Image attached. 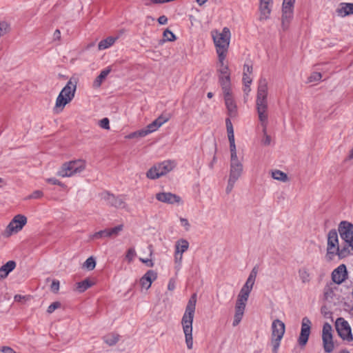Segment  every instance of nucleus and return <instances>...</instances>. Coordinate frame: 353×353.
I'll return each mask as SVG.
<instances>
[{"mask_svg":"<svg viewBox=\"0 0 353 353\" xmlns=\"http://www.w3.org/2000/svg\"><path fill=\"white\" fill-rule=\"evenodd\" d=\"M59 289V281L57 280H54L51 284V290L52 291L57 292Z\"/></svg>","mask_w":353,"mask_h":353,"instance_id":"56","label":"nucleus"},{"mask_svg":"<svg viewBox=\"0 0 353 353\" xmlns=\"http://www.w3.org/2000/svg\"><path fill=\"white\" fill-rule=\"evenodd\" d=\"M118 38V37H108L106 39L101 40L98 44V49L99 50H103L110 48L115 43Z\"/></svg>","mask_w":353,"mask_h":353,"instance_id":"29","label":"nucleus"},{"mask_svg":"<svg viewBox=\"0 0 353 353\" xmlns=\"http://www.w3.org/2000/svg\"><path fill=\"white\" fill-rule=\"evenodd\" d=\"M294 4V3L283 1L282 5V10L293 11Z\"/></svg>","mask_w":353,"mask_h":353,"instance_id":"52","label":"nucleus"},{"mask_svg":"<svg viewBox=\"0 0 353 353\" xmlns=\"http://www.w3.org/2000/svg\"><path fill=\"white\" fill-rule=\"evenodd\" d=\"M126 138L127 139L139 138L138 131H136V132H132V133L129 134L128 136H126Z\"/></svg>","mask_w":353,"mask_h":353,"instance_id":"64","label":"nucleus"},{"mask_svg":"<svg viewBox=\"0 0 353 353\" xmlns=\"http://www.w3.org/2000/svg\"><path fill=\"white\" fill-rule=\"evenodd\" d=\"M222 90L229 115L235 117L236 115V105L232 96L231 87L227 88V89L222 88Z\"/></svg>","mask_w":353,"mask_h":353,"instance_id":"18","label":"nucleus"},{"mask_svg":"<svg viewBox=\"0 0 353 353\" xmlns=\"http://www.w3.org/2000/svg\"><path fill=\"white\" fill-rule=\"evenodd\" d=\"M248 299L237 296V299L235 304V313L234 314H243L245 309V306L247 304Z\"/></svg>","mask_w":353,"mask_h":353,"instance_id":"26","label":"nucleus"},{"mask_svg":"<svg viewBox=\"0 0 353 353\" xmlns=\"http://www.w3.org/2000/svg\"><path fill=\"white\" fill-rule=\"evenodd\" d=\"M312 323L307 317H303L301 321V333L298 343L301 346H305L307 343L311 330Z\"/></svg>","mask_w":353,"mask_h":353,"instance_id":"17","label":"nucleus"},{"mask_svg":"<svg viewBox=\"0 0 353 353\" xmlns=\"http://www.w3.org/2000/svg\"><path fill=\"white\" fill-rule=\"evenodd\" d=\"M299 276L302 283H306L310 281V274L305 268H301L298 271Z\"/></svg>","mask_w":353,"mask_h":353,"instance_id":"32","label":"nucleus"},{"mask_svg":"<svg viewBox=\"0 0 353 353\" xmlns=\"http://www.w3.org/2000/svg\"><path fill=\"white\" fill-rule=\"evenodd\" d=\"M336 12L341 17L353 14V3H340L336 9Z\"/></svg>","mask_w":353,"mask_h":353,"instance_id":"22","label":"nucleus"},{"mask_svg":"<svg viewBox=\"0 0 353 353\" xmlns=\"http://www.w3.org/2000/svg\"><path fill=\"white\" fill-rule=\"evenodd\" d=\"M338 230L343 241L342 254H353V224L345 221H341Z\"/></svg>","mask_w":353,"mask_h":353,"instance_id":"5","label":"nucleus"},{"mask_svg":"<svg viewBox=\"0 0 353 353\" xmlns=\"http://www.w3.org/2000/svg\"><path fill=\"white\" fill-rule=\"evenodd\" d=\"M123 230V225L120 224L112 228H108V237H116Z\"/></svg>","mask_w":353,"mask_h":353,"instance_id":"34","label":"nucleus"},{"mask_svg":"<svg viewBox=\"0 0 353 353\" xmlns=\"http://www.w3.org/2000/svg\"><path fill=\"white\" fill-rule=\"evenodd\" d=\"M157 279V273L154 270H150L141 278L140 283L143 288L148 290L152 283Z\"/></svg>","mask_w":353,"mask_h":353,"instance_id":"21","label":"nucleus"},{"mask_svg":"<svg viewBox=\"0 0 353 353\" xmlns=\"http://www.w3.org/2000/svg\"><path fill=\"white\" fill-rule=\"evenodd\" d=\"M61 307V303L56 301L50 304L48 309L47 312L49 314H52L55 310Z\"/></svg>","mask_w":353,"mask_h":353,"instance_id":"47","label":"nucleus"},{"mask_svg":"<svg viewBox=\"0 0 353 353\" xmlns=\"http://www.w3.org/2000/svg\"><path fill=\"white\" fill-rule=\"evenodd\" d=\"M243 314H234V320H233V323H232V325L234 327H235L239 324V323L241 322V321L243 318Z\"/></svg>","mask_w":353,"mask_h":353,"instance_id":"51","label":"nucleus"},{"mask_svg":"<svg viewBox=\"0 0 353 353\" xmlns=\"http://www.w3.org/2000/svg\"><path fill=\"white\" fill-rule=\"evenodd\" d=\"M111 69L108 68L101 72L99 75L95 79V80L93 82V87L94 88H99L103 81V80L106 78V77L109 74L110 72Z\"/></svg>","mask_w":353,"mask_h":353,"instance_id":"30","label":"nucleus"},{"mask_svg":"<svg viewBox=\"0 0 353 353\" xmlns=\"http://www.w3.org/2000/svg\"><path fill=\"white\" fill-rule=\"evenodd\" d=\"M262 132L263 134V138L261 140V143L264 145H270L272 141L271 137L267 133V128H262Z\"/></svg>","mask_w":353,"mask_h":353,"instance_id":"40","label":"nucleus"},{"mask_svg":"<svg viewBox=\"0 0 353 353\" xmlns=\"http://www.w3.org/2000/svg\"><path fill=\"white\" fill-rule=\"evenodd\" d=\"M102 237H108L107 229L99 231L92 235V238H94V239H99V238H102Z\"/></svg>","mask_w":353,"mask_h":353,"instance_id":"49","label":"nucleus"},{"mask_svg":"<svg viewBox=\"0 0 353 353\" xmlns=\"http://www.w3.org/2000/svg\"><path fill=\"white\" fill-rule=\"evenodd\" d=\"M243 314H234V320H233V323H232V325L234 327H235L239 324V323L241 322V321L243 318Z\"/></svg>","mask_w":353,"mask_h":353,"instance_id":"50","label":"nucleus"},{"mask_svg":"<svg viewBox=\"0 0 353 353\" xmlns=\"http://www.w3.org/2000/svg\"><path fill=\"white\" fill-rule=\"evenodd\" d=\"M176 287V282L174 279H170L168 285V289L170 291H173L175 289Z\"/></svg>","mask_w":353,"mask_h":353,"instance_id":"58","label":"nucleus"},{"mask_svg":"<svg viewBox=\"0 0 353 353\" xmlns=\"http://www.w3.org/2000/svg\"><path fill=\"white\" fill-rule=\"evenodd\" d=\"M343 244L339 245L337 232L335 230H331L327 234V256L332 259L336 255L340 257H345L350 253L342 254Z\"/></svg>","mask_w":353,"mask_h":353,"instance_id":"7","label":"nucleus"},{"mask_svg":"<svg viewBox=\"0 0 353 353\" xmlns=\"http://www.w3.org/2000/svg\"><path fill=\"white\" fill-rule=\"evenodd\" d=\"M176 165L173 160H166L152 166L146 173L150 179H157L172 171Z\"/></svg>","mask_w":353,"mask_h":353,"instance_id":"10","label":"nucleus"},{"mask_svg":"<svg viewBox=\"0 0 353 353\" xmlns=\"http://www.w3.org/2000/svg\"><path fill=\"white\" fill-rule=\"evenodd\" d=\"M254 283V281L248 278L238 295L248 299Z\"/></svg>","mask_w":353,"mask_h":353,"instance_id":"24","label":"nucleus"},{"mask_svg":"<svg viewBox=\"0 0 353 353\" xmlns=\"http://www.w3.org/2000/svg\"><path fill=\"white\" fill-rule=\"evenodd\" d=\"M10 28L7 23L1 21L0 22V37L4 35L9 32Z\"/></svg>","mask_w":353,"mask_h":353,"instance_id":"44","label":"nucleus"},{"mask_svg":"<svg viewBox=\"0 0 353 353\" xmlns=\"http://www.w3.org/2000/svg\"><path fill=\"white\" fill-rule=\"evenodd\" d=\"M77 80L75 78H71L61 90L57 97L54 110L56 112H61L65 106L69 103L74 97L77 90Z\"/></svg>","mask_w":353,"mask_h":353,"instance_id":"3","label":"nucleus"},{"mask_svg":"<svg viewBox=\"0 0 353 353\" xmlns=\"http://www.w3.org/2000/svg\"><path fill=\"white\" fill-rule=\"evenodd\" d=\"M347 270L345 265H340L332 273V281L336 284L342 283L346 279Z\"/></svg>","mask_w":353,"mask_h":353,"instance_id":"20","label":"nucleus"},{"mask_svg":"<svg viewBox=\"0 0 353 353\" xmlns=\"http://www.w3.org/2000/svg\"><path fill=\"white\" fill-rule=\"evenodd\" d=\"M135 256H136L135 250H134V248H131L128 250L126 255H125V258L128 261V262L130 263L132 261V260L134 259Z\"/></svg>","mask_w":353,"mask_h":353,"instance_id":"43","label":"nucleus"},{"mask_svg":"<svg viewBox=\"0 0 353 353\" xmlns=\"http://www.w3.org/2000/svg\"><path fill=\"white\" fill-rule=\"evenodd\" d=\"M243 166L239 159L230 160V174L225 192L229 194L233 190L236 182L243 174Z\"/></svg>","mask_w":353,"mask_h":353,"instance_id":"9","label":"nucleus"},{"mask_svg":"<svg viewBox=\"0 0 353 353\" xmlns=\"http://www.w3.org/2000/svg\"><path fill=\"white\" fill-rule=\"evenodd\" d=\"M53 37L54 40H60L61 39V32L59 30H56L54 32Z\"/></svg>","mask_w":353,"mask_h":353,"instance_id":"63","label":"nucleus"},{"mask_svg":"<svg viewBox=\"0 0 353 353\" xmlns=\"http://www.w3.org/2000/svg\"><path fill=\"white\" fill-rule=\"evenodd\" d=\"M333 290L330 285H326L324 288V296L326 299H332L333 296Z\"/></svg>","mask_w":353,"mask_h":353,"instance_id":"46","label":"nucleus"},{"mask_svg":"<svg viewBox=\"0 0 353 353\" xmlns=\"http://www.w3.org/2000/svg\"><path fill=\"white\" fill-rule=\"evenodd\" d=\"M16 267L14 261H9L0 268V279H5Z\"/></svg>","mask_w":353,"mask_h":353,"instance_id":"25","label":"nucleus"},{"mask_svg":"<svg viewBox=\"0 0 353 353\" xmlns=\"http://www.w3.org/2000/svg\"><path fill=\"white\" fill-rule=\"evenodd\" d=\"M230 160L239 159L236 153V148L234 143H230Z\"/></svg>","mask_w":353,"mask_h":353,"instance_id":"42","label":"nucleus"},{"mask_svg":"<svg viewBox=\"0 0 353 353\" xmlns=\"http://www.w3.org/2000/svg\"><path fill=\"white\" fill-rule=\"evenodd\" d=\"M180 221H181L182 225L185 228V230H188L190 228V223H189L188 219H184V218H181Z\"/></svg>","mask_w":353,"mask_h":353,"instance_id":"61","label":"nucleus"},{"mask_svg":"<svg viewBox=\"0 0 353 353\" xmlns=\"http://www.w3.org/2000/svg\"><path fill=\"white\" fill-rule=\"evenodd\" d=\"M169 119L170 118L168 117L161 115L146 127L148 128V131L152 133L157 130L163 124L166 123Z\"/></svg>","mask_w":353,"mask_h":353,"instance_id":"23","label":"nucleus"},{"mask_svg":"<svg viewBox=\"0 0 353 353\" xmlns=\"http://www.w3.org/2000/svg\"><path fill=\"white\" fill-rule=\"evenodd\" d=\"M272 176L274 179L282 181V182H286L288 181V175L279 170H276L272 172Z\"/></svg>","mask_w":353,"mask_h":353,"instance_id":"33","label":"nucleus"},{"mask_svg":"<svg viewBox=\"0 0 353 353\" xmlns=\"http://www.w3.org/2000/svg\"><path fill=\"white\" fill-rule=\"evenodd\" d=\"M268 83L265 79H259L256 99V110L262 128H268Z\"/></svg>","mask_w":353,"mask_h":353,"instance_id":"1","label":"nucleus"},{"mask_svg":"<svg viewBox=\"0 0 353 353\" xmlns=\"http://www.w3.org/2000/svg\"><path fill=\"white\" fill-rule=\"evenodd\" d=\"M291 21L281 19V27L283 31H286L289 27Z\"/></svg>","mask_w":353,"mask_h":353,"instance_id":"55","label":"nucleus"},{"mask_svg":"<svg viewBox=\"0 0 353 353\" xmlns=\"http://www.w3.org/2000/svg\"><path fill=\"white\" fill-rule=\"evenodd\" d=\"M226 127H227V132H228V137L230 143H234V130L232 127V124L229 119H227L226 121Z\"/></svg>","mask_w":353,"mask_h":353,"instance_id":"35","label":"nucleus"},{"mask_svg":"<svg viewBox=\"0 0 353 353\" xmlns=\"http://www.w3.org/2000/svg\"><path fill=\"white\" fill-rule=\"evenodd\" d=\"M99 125L101 128L109 130L110 129V121L108 118H103L99 121Z\"/></svg>","mask_w":353,"mask_h":353,"instance_id":"48","label":"nucleus"},{"mask_svg":"<svg viewBox=\"0 0 353 353\" xmlns=\"http://www.w3.org/2000/svg\"><path fill=\"white\" fill-rule=\"evenodd\" d=\"M26 223L27 218L24 215H16L7 226L6 232L8 236H10L12 233H17L21 230Z\"/></svg>","mask_w":353,"mask_h":353,"instance_id":"16","label":"nucleus"},{"mask_svg":"<svg viewBox=\"0 0 353 353\" xmlns=\"http://www.w3.org/2000/svg\"><path fill=\"white\" fill-rule=\"evenodd\" d=\"M86 163L82 159L65 162L58 170L57 175L61 177H71L83 172Z\"/></svg>","mask_w":353,"mask_h":353,"instance_id":"6","label":"nucleus"},{"mask_svg":"<svg viewBox=\"0 0 353 353\" xmlns=\"http://www.w3.org/2000/svg\"><path fill=\"white\" fill-rule=\"evenodd\" d=\"M244 88H243V92L245 94L248 95L251 89H250V85L251 83H243Z\"/></svg>","mask_w":353,"mask_h":353,"instance_id":"62","label":"nucleus"},{"mask_svg":"<svg viewBox=\"0 0 353 353\" xmlns=\"http://www.w3.org/2000/svg\"><path fill=\"white\" fill-rule=\"evenodd\" d=\"M322 342L325 352L331 353L335 348L333 340L332 327L328 323H325L322 330Z\"/></svg>","mask_w":353,"mask_h":353,"instance_id":"14","label":"nucleus"},{"mask_svg":"<svg viewBox=\"0 0 353 353\" xmlns=\"http://www.w3.org/2000/svg\"><path fill=\"white\" fill-rule=\"evenodd\" d=\"M322 78V74L318 72H312L310 76L308 77L307 82L309 83H314L319 81Z\"/></svg>","mask_w":353,"mask_h":353,"instance_id":"39","label":"nucleus"},{"mask_svg":"<svg viewBox=\"0 0 353 353\" xmlns=\"http://www.w3.org/2000/svg\"><path fill=\"white\" fill-rule=\"evenodd\" d=\"M100 196L109 206L117 209L128 210V205L126 203V196L124 194L114 195L105 191L101 193Z\"/></svg>","mask_w":353,"mask_h":353,"instance_id":"11","label":"nucleus"},{"mask_svg":"<svg viewBox=\"0 0 353 353\" xmlns=\"http://www.w3.org/2000/svg\"><path fill=\"white\" fill-rule=\"evenodd\" d=\"M103 341L108 345H114L119 340V335L116 333H109L103 337Z\"/></svg>","mask_w":353,"mask_h":353,"instance_id":"31","label":"nucleus"},{"mask_svg":"<svg viewBox=\"0 0 353 353\" xmlns=\"http://www.w3.org/2000/svg\"><path fill=\"white\" fill-rule=\"evenodd\" d=\"M271 331L272 353H278L281 341L285 332V323L279 319L274 320L272 323Z\"/></svg>","mask_w":353,"mask_h":353,"instance_id":"8","label":"nucleus"},{"mask_svg":"<svg viewBox=\"0 0 353 353\" xmlns=\"http://www.w3.org/2000/svg\"><path fill=\"white\" fill-rule=\"evenodd\" d=\"M174 250V263L176 264V269L179 271L181 267L183 254L189 248V242L184 239H180L175 243Z\"/></svg>","mask_w":353,"mask_h":353,"instance_id":"15","label":"nucleus"},{"mask_svg":"<svg viewBox=\"0 0 353 353\" xmlns=\"http://www.w3.org/2000/svg\"><path fill=\"white\" fill-rule=\"evenodd\" d=\"M155 196L159 201L167 204L179 203L181 201L180 196L171 192H159L156 194Z\"/></svg>","mask_w":353,"mask_h":353,"instance_id":"19","label":"nucleus"},{"mask_svg":"<svg viewBox=\"0 0 353 353\" xmlns=\"http://www.w3.org/2000/svg\"><path fill=\"white\" fill-rule=\"evenodd\" d=\"M138 134H139V137H144L147 136L148 134H150V132L148 131V129L146 127L145 129L138 130Z\"/></svg>","mask_w":353,"mask_h":353,"instance_id":"59","label":"nucleus"},{"mask_svg":"<svg viewBox=\"0 0 353 353\" xmlns=\"http://www.w3.org/2000/svg\"><path fill=\"white\" fill-rule=\"evenodd\" d=\"M46 181L49 183L53 184V185H57L59 186H63V184L59 181L58 179L55 178H49L46 179Z\"/></svg>","mask_w":353,"mask_h":353,"instance_id":"54","label":"nucleus"},{"mask_svg":"<svg viewBox=\"0 0 353 353\" xmlns=\"http://www.w3.org/2000/svg\"><path fill=\"white\" fill-rule=\"evenodd\" d=\"M259 11H260V21H264L269 19L270 13H271V8L270 4L260 3L259 5Z\"/></svg>","mask_w":353,"mask_h":353,"instance_id":"28","label":"nucleus"},{"mask_svg":"<svg viewBox=\"0 0 353 353\" xmlns=\"http://www.w3.org/2000/svg\"><path fill=\"white\" fill-rule=\"evenodd\" d=\"M293 18V11L282 10L281 19L292 21Z\"/></svg>","mask_w":353,"mask_h":353,"instance_id":"45","label":"nucleus"},{"mask_svg":"<svg viewBox=\"0 0 353 353\" xmlns=\"http://www.w3.org/2000/svg\"><path fill=\"white\" fill-rule=\"evenodd\" d=\"M96 266L95 259L90 256L86 259L84 262L83 267L88 269V270H92Z\"/></svg>","mask_w":353,"mask_h":353,"instance_id":"37","label":"nucleus"},{"mask_svg":"<svg viewBox=\"0 0 353 353\" xmlns=\"http://www.w3.org/2000/svg\"><path fill=\"white\" fill-rule=\"evenodd\" d=\"M257 274L258 268L256 267H254L252 271L250 272L248 278L255 281Z\"/></svg>","mask_w":353,"mask_h":353,"instance_id":"53","label":"nucleus"},{"mask_svg":"<svg viewBox=\"0 0 353 353\" xmlns=\"http://www.w3.org/2000/svg\"><path fill=\"white\" fill-rule=\"evenodd\" d=\"M335 327L339 336L347 342L353 341V334L349 323L343 318L339 317L336 319L335 322Z\"/></svg>","mask_w":353,"mask_h":353,"instance_id":"13","label":"nucleus"},{"mask_svg":"<svg viewBox=\"0 0 353 353\" xmlns=\"http://www.w3.org/2000/svg\"><path fill=\"white\" fill-rule=\"evenodd\" d=\"M212 36L216 53L218 56H221V59H223V56H227L231 36L230 31L228 28L225 27L221 32L212 31Z\"/></svg>","mask_w":353,"mask_h":353,"instance_id":"4","label":"nucleus"},{"mask_svg":"<svg viewBox=\"0 0 353 353\" xmlns=\"http://www.w3.org/2000/svg\"><path fill=\"white\" fill-rule=\"evenodd\" d=\"M92 285V283L88 279H85L81 282L77 283V290H78L79 292H83Z\"/></svg>","mask_w":353,"mask_h":353,"instance_id":"36","label":"nucleus"},{"mask_svg":"<svg viewBox=\"0 0 353 353\" xmlns=\"http://www.w3.org/2000/svg\"><path fill=\"white\" fill-rule=\"evenodd\" d=\"M226 56H223L221 59V56H218L219 59V81L222 88L227 89L231 87L230 83V72L228 65L225 63Z\"/></svg>","mask_w":353,"mask_h":353,"instance_id":"12","label":"nucleus"},{"mask_svg":"<svg viewBox=\"0 0 353 353\" xmlns=\"http://www.w3.org/2000/svg\"><path fill=\"white\" fill-rule=\"evenodd\" d=\"M196 303V294H193L188 301L185 307V311L181 320L183 330L185 338V343L189 350H192L193 347L192 323L194 316Z\"/></svg>","mask_w":353,"mask_h":353,"instance_id":"2","label":"nucleus"},{"mask_svg":"<svg viewBox=\"0 0 353 353\" xmlns=\"http://www.w3.org/2000/svg\"><path fill=\"white\" fill-rule=\"evenodd\" d=\"M139 260L145 263L148 267H153L154 266V263L152 262V260L151 259H143V258H140Z\"/></svg>","mask_w":353,"mask_h":353,"instance_id":"57","label":"nucleus"},{"mask_svg":"<svg viewBox=\"0 0 353 353\" xmlns=\"http://www.w3.org/2000/svg\"><path fill=\"white\" fill-rule=\"evenodd\" d=\"M163 41H174L176 40L174 34L168 29H166L163 34Z\"/></svg>","mask_w":353,"mask_h":353,"instance_id":"38","label":"nucleus"},{"mask_svg":"<svg viewBox=\"0 0 353 353\" xmlns=\"http://www.w3.org/2000/svg\"><path fill=\"white\" fill-rule=\"evenodd\" d=\"M252 65L248 63H245L243 65V83H252Z\"/></svg>","mask_w":353,"mask_h":353,"instance_id":"27","label":"nucleus"},{"mask_svg":"<svg viewBox=\"0 0 353 353\" xmlns=\"http://www.w3.org/2000/svg\"><path fill=\"white\" fill-rule=\"evenodd\" d=\"M158 22L161 25H165L168 23V18L165 15L160 16L158 18Z\"/></svg>","mask_w":353,"mask_h":353,"instance_id":"60","label":"nucleus"},{"mask_svg":"<svg viewBox=\"0 0 353 353\" xmlns=\"http://www.w3.org/2000/svg\"><path fill=\"white\" fill-rule=\"evenodd\" d=\"M43 196V193L42 191H41V190H35L32 194L28 195L26 198V200H28V199H39L42 198Z\"/></svg>","mask_w":353,"mask_h":353,"instance_id":"41","label":"nucleus"}]
</instances>
